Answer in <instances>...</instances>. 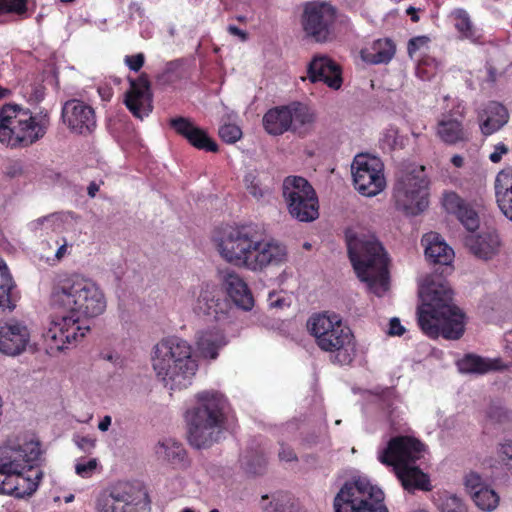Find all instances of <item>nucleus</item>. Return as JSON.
<instances>
[{
	"label": "nucleus",
	"mask_w": 512,
	"mask_h": 512,
	"mask_svg": "<svg viewBox=\"0 0 512 512\" xmlns=\"http://www.w3.org/2000/svg\"><path fill=\"white\" fill-rule=\"evenodd\" d=\"M439 510L440 512H468L463 500L454 494H445L440 497Z\"/></svg>",
	"instance_id": "44"
},
{
	"label": "nucleus",
	"mask_w": 512,
	"mask_h": 512,
	"mask_svg": "<svg viewBox=\"0 0 512 512\" xmlns=\"http://www.w3.org/2000/svg\"><path fill=\"white\" fill-rule=\"evenodd\" d=\"M282 195L292 218L300 222H312L319 217L318 197L305 178L286 177L282 184Z\"/></svg>",
	"instance_id": "11"
},
{
	"label": "nucleus",
	"mask_w": 512,
	"mask_h": 512,
	"mask_svg": "<svg viewBox=\"0 0 512 512\" xmlns=\"http://www.w3.org/2000/svg\"><path fill=\"white\" fill-rule=\"evenodd\" d=\"M221 300L216 296L214 290L204 289L198 297V307L207 315H214L217 318L219 312H223Z\"/></svg>",
	"instance_id": "38"
},
{
	"label": "nucleus",
	"mask_w": 512,
	"mask_h": 512,
	"mask_svg": "<svg viewBox=\"0 0 512 512\" xmlns=\"http://www.w3.org/2000/svg\"><path fill=\"white\" fill-rule=\"evenodd\" d=\"M430 39L427 36H417L409 40L407 51L410 57L420 50L422 47L428 45Z\"/></svg>",
	"instance_id": "50"
},
{
	"label": "nucleus",
	"mask_w": 512,
	"mask_h": 512,
	"mask_svg": "<svg viewBox=\"0 0 512 512\" xmlns=\"http://www.w3.org/2000/svg\"><path fill=\"white\" fill-rule=\"evenodd\" d=\"M486 119L480 128L484 135H491L502 128L509 119L507 109L498 102H491L486 108Z\"/></svg>",
	"instance_id": "33"
},
{
	"label": "nucleus",
	"mask_w": 512,
	"mask_h": 512,
	"mask_svg": "<svg viewBox=\"0 0 512 512\" xmlns=\"http://www.w3.org/2000/svg\"><path fill=\"white\" fill-rule=\"evenodd\" d=\"M458 220L468 231H475L479 227V217L475 210L465 204L456 214Z\"/></svg>",
	"instance_id": "45"
},
{
	"label": "nucleus",
	"mask_w": 512,
	"mask_h": 512,
	"mask_svg": "<svg viewBox=\"0 0 512 512\" xmlns=\"http://www.w3.org/2000/svg\"><path fill=\"white\" fill-rule=\"evenodd\" d=\"M227 31L229 34L238 37L242 42L247 41L248 33L244 30L239 29L235 25H228Z\"/></svg>",
	"instance_id": "59"
},
{
	"label": "nucleus",
	"mask_w": 512,
	"mask_h": 512,
	"mask_svg": "<svg viewBox=\"0 0 512 512\" xmlns=\"http://www.w3.org/2000/svg\"><path fill=\"white\" fill-rule=\"evenodd\" d=\"M351 170L354 187L363 196H376L386 187L384 165L376 156L356 155Z\"/></svg>",
	"instance_id": "14"
},
{
	"label": "nucleus",
	"mask_w": 512,
	"mask_h": 512,
	"mask_svg": "<svg viewBox=\"0 0 512 512\" xmlns=\"http://www.w3.org/2000/svg\"><path fill=\"white\" fill-rule=\"evenodd\" d=\"M486 485L481 475L476 472L471 471L464 477V486L470 496L474 495V492H477V490L483 489Z\"/></svg>",
	"instance_id": "48"
},
{
	"label": "nucleus",
	"mask_w": 512,
	"mask_h": 512,
	"mask_svg": "<svg viewBox=\"0 0 512 512\" xmlns=\"http://www.w3.org/2000/svg\"><path fill=\"white\" fill-rule=\"evenodd\" d=\"M418 293L422 300L417 312L421 330L431 338L459 339L464 333V314L453 304L448 282L439 275H427Z\"/></svg>",
	"instance_id": "3"
},
{
	"label": "nucleus",
	"mask_w": 512,
	"mask_h": 512,
	"mask_svg": "<svg viewBox=\"0 0 512 512\" xmlns=\"http://www.w3.org/2000/svg\"><path fill=\"white\" fill-rule=\"evenodd\" d=\"M396 51L395 45L390 39L376 40L370 50L362 51L364 61L371 64L388 63Z\"/></svg>",
	"instance_id": "34"
},
{
	"label": "nucleus",
	"mask_w": 512,
	"mask_h": 512,
	"mask_svg": "<svg viewBox=\"0 0 512 512\" xmlns=\"http://www.w3.org/2000/svg\"><path fill=\"white\" fill-rule=\"evenodd\" d=\"M16 285L4 261L0 260V310L11 312L16 307Z\"/></svg>",
	"instance_id": "32"
},
{
	"label": "nucleus",
	"mask_w": 512,
	"mask_h": 512,
	"mask_svg": "<svg viewBox=\"0 0 512 512\" xmlns=\"http://www.w3.org/2000/svg\"><path fill=\"white\" fill-rule=\"evenodd\" d=\"M152 366L157 377L170 390L189 387L198 370L191 345L175 336L164 338L154 346Z\"/></svg>",
	"instance_id": "6"
},
{
	"label": "nucleus",
	"mask_w": 512,
	"mask_h": 512,
	"mask_svg": "<svg viewBox=\"0 0 512 512\" xmlns=\"http://www.w3.org/2000/svg\"><path fill=\"white\" fill-rule=\"evenodd\" d=\"M49 303L63 315L51 319L43 336L50 349L58 351L83 338L90 329L83 320L101 315L107 306L100 286L80 274L59 278L53 284Z\"/></svg>",
	"instance_id": "1"
},
{
	"label": "nucleus",
	"mask_w": 512,
	"mask_h": 512,
	"mask_svg": "<svg viewBox=\"0 0 512 512\" xmlns=\"http://www.w3.org/2000/svg\"><path fill=\"white\" fill-rule=\"evenodd\" d=\"M71 217V213H53L45 217L38 218L30 223L32 230L44 227L46 230L60 231Z\"/></svg>",
	"instance_id": "37"
},
{
	"label": "nucleus",
	"mask_w": 512,
	"mask_h": 512,
	"mask_svg": "<svg viewBox=\"0 0 512 512\" xmlns=\"http://www.w3.org/2000/svg\"><path fill=\"white\" fill-rule=\"evenodd\" d=\"M97 466L98 461L96 458L90 459L86 462L78 461L75 465V472L82 478H89L94 474Z\"/></svg>",
	"instance_id": "49"
},
{
	"label": "nucleus",
	"mask_w": 512,
	"mask_h": 512,
	"mask_svg": "<svg viewBox=\"0 0 512 512\" xmlns=\"http://www.w3.org/2000/svg\"><path fill=\"white\" fill-rule=\"evenodd\" d=\"M333 508L334 512H389L383 491L364 476L353 477L342 485Z\"/></svg>",
	"instance_id": "9"
},
{
	"label": "nucleus",
	"mask_w": 512,
	"mask_h": 512,
	"mask_svg": "<svg viewBox=\"0 0 512 512\" xmlns=\"http://www.w3.org/2000/svg\"><path fill=\"white\" fill-rule=\"evenodd\" d=\"M337 10L326 1H309L303 4L301 27L306 38L317 43H327L335 38Z\"/></svg>",
	"instance_id": "12"
},
{
	"label": "nucleus",
	"mask_w": 512,
	"mask_h": 512,
	"mask_svg": "<svg viewBox=\"0 0 512 512\" xmlns=\"http://www.w3.org/2000/svg\"><path fill=\"white\" fill-rule=\"evenodd\" d=\"M508 153V147L500 142L494 146V151L489 155V159L493 163H499L503 155Z\"/></svg>",
	"instance_id": "57"
},
{
	"label": "nucleus",
	"mask_w": 512,
	"mask_h": 512,
	"mask_svg": "<svg viewBox=\"0 0 512 512\" xmlns=\"http://www.w3.org/2000/svg\"><path fill=\"white\" fill-rule=\"evenodd\" d=\"M462 111L444 113L437 123L436 134L445 144L454 145L469 139V134L463 125Z\"/></svg>",
	"instance_id": "23"
},
{
	"label": "nucleus",
	"mask_w": 512,
	"mask_h": 512,
	"mask_svg": "<svg viewBox=\"0 0 512 512\" xmlns=\"http://www.w3.org/2000/svg\"><path fill=\"white\" fill-rule=\"evenodd\" d=\"M169 124L178 135L186 139L196 149L214 153L218 152L217 143L208 136L204 129L197 126L189 118L175 117L170 119Z\"/></svg>",
	"instance_id": "21"
},
{
	"label": "nucleus",
	"mask_w": 512,
	"mask_h": 512,
	"mask_svg": "<svg viewBox=\"0 0 512 512\" xmlns=\"http://www.w3.org/2000/svg\"><path fill=\"white\" fill-rule=\"evenodd\" d=\"M41 455L37 441H8L0 446V480L33 471Z\"/></svg>",
	"instance_id": "13"
},
{
	"label": "nucleus",
	"mask_w": 512,
	"mask_h": 512,
	"mask_svg": "<svg viewBox=\"0 0 512 512\" xmlns=\"http://www.w3.org/2000/svg\"><path fill=\"white\" fill-rule=\"evenodd\" d=\"M348 255L357 277L381 296L388 289L387 254L374 234L348 228L345 231Z\"/></svg>",
	"instance_id": "4"
},
{
	"label": "nucleus",
	"mask_w": 512,
	"mask_h": 512,
	"mask_svg": "<svg viewBox=\"0 0 512 512\" xmlns=\"http://www.w3.org/2000/svg\"><path fill=\"white\" fill-rule=\"evenodd\" d=\"M465 204V201L455 192H445L443 194L442 205L450 214L456 215Z\"/></svg>",
	"instance_id": "46"
},
{
	"label": "nucleus",
	"mask_w": 512,
	"mask_h": 512,
	"mask_svg": "<svg viewBox=\"0 0 512 512\" xmlns=\"http://www.w3.org/2000/svg\"><path fill=\"white\" fill-rule=\"evenodd\" d=\"M228 343V340L219 329H207L197 333L196 349L199 355L208 360H215L219 355V351Z\"/></svg>",
	"instance_id": "26"
},
{
	"label": "nucleus",
	"mask_w": 512,
	"mask_h": 512,
	"mask_svg": "<svg viewBox=\"0 0 512 512\" xmlns=\"http://www.w3.org/2000/svg\"><path fill=\"white\" fill-rule=\"evenodd\" d=\"M428 188L423 166L401 171L393 187L396 209L408 216L421 214L429 205Z\"/></svg>",
	"instance_id": "10"
},
{
	"label": "nucleus",
	"mask_w": 512,
	"mask_h": 512,
	"mask_svg": "<svg viewBox=\"0 0 512 512\" xmlns=\"http://www.w3.org/2000/svg\"><path fill=\"white\" fill-rule=\"evenodd\" d=\"M24 171L20 162H12L5 169L6 177L16 179L23 176Z\"/></svg>",
	"instance_id": "55"
},
{
	"label": "nucleus",
	"mask_w": 512,
	"mask_h": 512,
	"mask_svg": "<svg viewBox=\"0 0 512 512\" xmlns=\"http://www.w3.org/2000/svg\"><path fill=\"white\" fill-rule=\"evenodd\" d=\"M67 251V242L64 239L63 244L60 245V247L57 249L55 256L57 259H61Z\"/></svg>",
	"instance_id": "63"
},
{
	"label": "nucleus",
	"mask_w": 512,
	"mask_h": 512,
	"mask_svg": "<svg viewBox=\"0 0 512 512\" xmlns=\"http://www.w3.org/2000/svg\"><path fill=\"white\" fill-rule=\"evenodd\" d=\"M422 243L425 246V256L431 262L441 265H449L453 261V249L439 234L435 232L425 234L422 238Z\"/></svg>",
	"instance_id": "29"
},
{
	"label": "nucleus",
	"mask_w": 512,
	"mask_h": 512,
	"mask_svg": "<svg viewBox=\"0 0 512 512\" xmlns=\"http://www.w3.org/2000/svg\"><path fill=\"white\" fill-rule=\"evenodd\" d=\"M96 512H149L147 495L130 485L101 492L95 501Z\"/></svg>",
	"instance_id": "15"
},
{
	"label": "nucleus",
	"mask_w": 512,
	"mask_h": 512,
	"mask_svg": "<svg viewBox=\"0 0 512 512\" xmlns=\"http://www.w3.org/2000/svg\"><path fill=\"white\" fill-rule=\"evenodd\" d=\"M264 236V229L256 223L235 224L223 230L215 245L227 263L260 273L283 265L288 257L284 244Z\"/></svg>",
	"instance_id": "2"
},
{
	"label": "nucleus",
	"mask_w": 512,
	"mask_h": 512,
	"mask_svg": "<svg viewBox=\"0 0 512 512\" xmlns=\"http://www.w3.org/2000/svg\"><path fill=\"white\" fill-rule=\"evenodd\" d=\"M475 505L483 511H493L499 504L498 494L488 485L471 496Z\"/></svg>",
	"instance_id": "39"
},
{
	"label": "nucleus",
	"mask_w": 512,
	"mask_h": 512,
	"mask_svg": "<svg viewBox=\"0 0 512 512\" xmlns=\"http://www.w3.org/2000/svg\"><path fill=\"white\" fill-rule=\"evenodd\" d=\"M128 81L130 87L125 92L124 104L135 118L143 120L153 110L150 81L146 74L136 79L129 78Z\"/></svg>",
	"instance_id": "18"
},
{
	"label": "nucleus",
	"mask_w": 512,
	"mask_h": 512,
	"mask_svg": "<svg viewBox=\"0 0 512 512\" xmlns=\"http://www.w3.org/2000/svg\"><path fill=\"white\" fill-rule=\"evenodd\" d=\"M262 121L265 131L270 135L279 136L287 131L292 132L290 104L269 109Z\"/></svg>",
	"instance_id": "30"
},
{
	"label": "nucleus",
	"mask_w": 512,
	"mask_h": 512,
	"mask_svg": "<svg viewBox=\"0 0 512 512\" xmlns=\"http://www.w3.org/2000/svg\"><path fill=\"white\" fill-rule=\"evenodd\" d=\"M144 55L142 53H138L136 55L126 56L125 63L132 71H139L144 64Z\"/></svg>",
	"instance_id": "51"
},
{
	"label": "nucleus",
	"mask_w": 512,
	"mask_h": 512,
	"mask_svg": "<svg viewBox=\"0 0 512 512\" xmlns=\"http://www.w3.org/2000/svg\"><path fill=\"white\" fill-rule=\"evenodd\" d=\"M61 118L72 133L79 135H89L97 126L93 107L79 99L64 102Z\"/></svg>",
	"instance_id": "17"
},
{
	"label": "nucleus",
	"mask_w": 512,
	"mask_h": 512,
	"mask_svg": "<svg viewBox=\"0 0 512 512\" xmlns=\"http://www.w3.org/2000/svg\"><path fill=\"white\" fill-rule=\"evenodd\" d=\"M42 476V471L36 470L33 476L26 477L23 473H19L13 477L3 478L0 480V494L12 495L16 498L30 496L37 490Z\"/></svg>",
	"instance_id": "24"
},
{
	"label": "nucleus",
	"mask_w": 512,
	"mask_h": 512,
	"mask_svg": "<svg viewBox=\"0 0 512 512\" xmlns=\"http://www.w3.org/2000/svg\"><path fill=\"white\" fill-rule=\"evenodd\" d=\"M496 201L503 215L512 221V195Z\"/></svg>",
	"instance_id": "53"
},
{
	"label": "nucleus",
	"mask_w": 512,
	"mask_h": 512,
	"mask_svg": "<svg viewBox=\"0 0 512 512\" xmlns=\"http://www.w3.org/2000/svg\"><path fill=\"white\" fill-rule=\"evenodd\" d=\"M112 418L109 415H106L102 418V420L98 424V429L102 432H106L111 426Z\"/></svg>",
	"instance_id": "61"
},
{
	"label": "nucleus",
	"mask_w": 512,
	"mask_h": 512,
	"mask_svg": "<svg viewBox=\"0 0 512 512\" xmlns=\"http://www.w3.org/2000/svg\"><path fill=\"white\" fill-rule=\"evenodd\" d=\"M451 162L455 167L460 168L463 166L464 159L461 155L456 154L451 158Z\"/></svg>",
	"instance_id": "64"
},
{
	"label": "nucleus",
	"mask_w": 512,
	"mask_h": 512,
	"mask_svg": "<svg viewBox=\"0 0 512 512\" xmlns=\"http://www.w3.org/2000/svg\"><path fill=\"white\" fill-rule=\"evenodd\" d=\"M155 453L159 459L166 460L174 465L183 464L186 451L183 446L173 439L159 441L155 446Z\"/></svg>",
	"instance_id": "35"
},
{
	"label": "nucleus",
	"mask_w": 512,
	"mask_h": 512,
	"mask_svg": "<svg viewBox=\"0 0 512 512\" xmlns=\"http://www.w3.org/2000/svg\"><path fill=\"white\" fill-rule=\"evenodd\" d=\"M278 457L281 461L285 462H296L298 460L294 450L291 447L286 446L284 444H281L280 446Z\"/></svg>",
	"instance_id": "54"
},
{
	"label": "nucleus",
	"mask_w": 512,
	"mask_h": 512,
	"mask_svg": "<svg viewBox=\"0 0 512 512\" xmlns=\"http://www.w3.org/2000/svg\"><path fill=\"white\" fill-rule=\"evenodd\" d=\"M44 120H37L32 112L18 104H4L0 108V142L7 147H28L46 133Z\"/></svg>",
	"instance_id": "8"
},
{
	"label": "nucleus",
	"mask_w": 512,
	"mask_h": 512,
	"mask_svg": "<svg viewBox=\"0 0 512 512\" xmlns=\"http://www.w3.org/2000/svg\"><path fill=\"white\" fill-rule=\"evenodd\" d=\"M499 463L512 475V440L504 439L496 446Z\"/></svg>",
	"instance_id": "42"
},
{
	"label": "nucleus",
	"mask_w": 512,
	"mask_h": 512,
	"mask_svg": "<svg viewBox=\"0 0 512 512\" xmlns=\"http://www.w3.org/2000/svg\"><path fill=\"white\" fill-rule=\"evenodd\" d=\"M15 14L20 19L27 17V0H0V15Z\"/></svg>",
	"instance_id": "43"
},
{
	"label": "nucleus",
	"mask_w": 512,
	"mask_h": 512,
	"mask_svg": "<svg viewBox=\"0 0 512 512\" xmlns=\"http://www.w3.org/2000/svg\"><path fill=\"white\" fill-rule=\"evenodd\" d=\"M424 449V444L414 437L396 436L391 438L387 447L378 453V460L397 470L404 465H412L422 458Z\"/></svg>",
	"instance_id": "16"
},
{
	"label": "nucleus",
	"mask_w": 512,
	"mask_h": 512,
	"mask_svg": "<svg viewBox=\"0 0 512 512\" xmlns=\"http://www.w3.org/2000/svg\"><path fill=\"white\" fill-rule=\"evenodd\" d=\"M218 135L224 142L233 144L242 137V131L235 124H224L219 128Z\"/></svg>",
	"instance_id": "47"
},
{
	"label": "nucleus",
	"mask_w": 512,
	"mask_h": 512,
	"mask_svg": "<svg viewBox=\"0 0 512 512\" xmlns=\"http://www.w3.org/2000/svg\"><path fill=\"white\" fill-rule=\"evenodd\" d=\"M30 340L27 326L18 320H0V353L8 356L21 354Z\"/></svg>",
	"instance_id": "19"
},
{
	"label": "nucleus",
	"mask_w": 512,
	"mask_h": 512,
	"mask_svg": "<svg viewBox=\"0 0 512 512\" xmlns=\"http://www.w3.org/2000/svg\"><path fill=\"white\" fill-rule=\"evenodd\" d=\"M307 328L318 347L334 353L333 362L349 365L356 355V343L351 329L335 313H319L307 321Z\"/></svg>",
	"instance_id": "7"
},
{
	"label": "nucleus",
	"mask_w": 512,
	"mask_h": 512,
	"mask_svg": "<svg viewBox=\"0 0 512 512\" xmlns=\"http://www.w3.org/2000/svg\"><path fill=\"white\" fill-rule=\"evenodd\" d=\"M74 442L79 449L84 452H90L95 447V439L87 436H76Z\"/></svg>",
	"instance_id": "52"
},
{
	"label": "nucleus",
	"mask_w": 512,
	"mask_h": 512,
	"mask_svg": "<svg viewBox=\"0 0 512 512\" xmlns=\"http://www.w3.org/2000/svg\"><path fill=\"white\" fill-rule=\"evenodd\" d=\"M219 279L223 289L233 303L244 311L254 306V298L244 279L232 269L219 271Z\"/></svg>",
	"instance_id": "20"
},
{
	"label": "nucleus",
	"mask_w": 512,
	"mask_h": 512,
	"mask_svg": "<svg viewBox=\"0 0 512 512\" xmlns=\"http://www.w3.org/2000/svg\"><path fill=\"white\" fill-rule=\"evenodd\" d=\"M465 245L476 257L488 260L499 252L500 239L496 232H485L466 237Z\"/></svg>",
	"instance_id": "28"
},
{
	"label": "nucleus",
	"mask_w": 512,
	"mask_h": 512,
	"mask_svg": "<svg viewBox=\"0 0 512 512\" xmlns=\"http://www.w3.org/2000/svg\"><path fill=\"white\" fill-rule=\"evenodd\" d=\"M195 400L185 413L188 441L196 449L208 448L222 437L226 399L223 394L211 390L197 393Z\"/></svg>",
	"instance_id": "5"
},
{
	"label": "nucleus",
	"mask_w": 512,
	"mask_h": 512,
	"mask_svg": "<svg viewBox=\"0 0 512 512\" xmlns=\"http://www.w3.org/2000/svg\"><path fill=\"white\" fill-rule=\"evenodd\" d=\"M267 512H290V507H288L286 500L281 498H274L270 503L269 508H267Z\"/></svg>",
	"instance_id": "56"
},
{
	"label": "nucleus",
	"mask_w": 512,
	"mask_h": 512,
	"mask_svg": "<svg viewBox=\"0 0 512 512\" xmlns=\"http://www.w3.org/2000/svg\"><path fill=\"white\" fill-rule=\"evenodd\" d=\"M308 78L311 82H324L328 87L338 90L342 85L340 67L327 56L314 57L308 69Z\"/></svg>",
	"instance_id": "22"
},
{
	"label": "nucleus",
	"mask_w": 512,
	"mask_h": 512,
	"mask_svg": "<svg viewBox=\"0 0 512 512\" xmlns=\"http://www.w3.org/2000/svg\"><path fill=\"white\" fill-rule=\"evenodd\" d=\"M404 332L405 328L400 323V320L396 317L392 318L389 323L388 334L391 336H401Z\"/></svg>",
	"instance_id": "58"
},
{
	"label": "nucleus",
	"mask_w": 512,
	"mask_h": 512,
	"mask_svg": "<svg viewBox=\"0 0 512 512\" xmlns=\"http://www.w3.org/2000/svg\"><path fill=\"white\" fill-rule=\"evenodd\" d=\"M455 19V28L461 34L462 38L477 42L480 38L478 30L474 27L468 13L463 9H457L453 12Z\"/></svg>",
	"instance_id": "36"
},
{
	"label": "nucleus",
	"mask_w": 512,
	"mask_h": 512,
	"mask_svg": "<svg viewBox=\"0 0 512 512\" xmlns=\"http://www.w3.org/2000/svg\"><path fill=\"white\" fill-rule=\"evenodd\" d=\"M265 465H266V460L263 457H260V458H258L257 467L253 466L252 464H248L247 470H248V472L253 473V474H260L264 470Z\"/></svg>",
	"instance_id": "60"
},
{
	"label": "nucleus",
	"mask_w": 512,
	"mask_h": 512,
	"mask_svg": "<svg viewBox=\"0 0 512 512\" xmlns=\"http://www.w3.org/2000/svg\"><path fill=\"white\" fill-rule=\"evenodd\" d=\"M496 200L512 195V166H507L498 172L494 181Z\"/></svg>",
	"instance_id": "40"
},
{
	"label": "nucleus",
	"mask_w": 512,
	"mask_h": 512,
	"mask_svg": "<svg viewBox=\"0 0 512 512\" xmlns=\"http://www.w3.org/2000/svg\"><path fill=\"white\" fill-rule=\"evenodd\" d=\"M244 183L248 193L255 199L260 200L271 193L269 187L262 184L254 172H249L244 177Z\"/></svg>",
	"instance_id": "41"
},
{
	"label": "nucleus",
	"mask_w": 512,
	"mask_h": 512,
	"mask_svg": "<svg viewBox=\"0 0 512 512\" xmlns=\"http://www.w3.org/2000/svg\"><path fill=\"white\" fill-rule=\"evenodd\" d=\"M273 296H274V294H273V293H270V294H269V305H270V307H274V308H281V307H283V306L285 305V301H284V299H280V298H278V299H276V300H273V299H272V298H273Z\"/></svg>",
	"instance_id": "62"
},
{
	"label": "nucleus",
	"mask_w": 512,
	"mask_h": 512,
	"mask_svg": "<svg viewBox=\"0 0 512 512\" xmlns=\"http://www.w3.org/2000/svg\"><path fill=\"white\" fill-rule=\"evenodd\" d=\"M395 473L405 490L414 492L415 490L431 491L432 485L429 476L415 465H404Z\"/></svg>",
	"instance_id": "31"
},
{
	"label": "nucleus",
	"mask_w": 512,
	"mask_h": 512,
	"mask_svg": "<svg viewBox=\"0 0 512 512\" xmlns=\"http://www.w3.org/2000/svg\"><path fill=\"white\" fill-rule=\"evenodd\" d=\"M456 364L459 372L473 375H484L506 368L500 358H487L474 353L465 354Z\"/></svg>",
	"instance_id": "25"
},
{
	"label": "nucleus",
	"mask_w": 512,
	"mask_h": 512,
	"mask_svg": "<svg viewBox=\"0 0 512 512\" xmlns=\"http://www.w3.org/2000/svg\"><path fill=\"white\" fill-rule=\"evenodd\" d=\"M292 116V132L305 137L311 134L317 122L316 111L306 103L294 101L290 103Z\"/></svg>",
	"instance_id": "27"
}]
</instances>
